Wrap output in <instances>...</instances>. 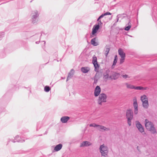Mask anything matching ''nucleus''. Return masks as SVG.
Here are the masks:
<instances>
[{"label": "nucleus", "instance_id": "1", "mask_svg": "<svg viewBox=\"0 0 157 157\" xmlns=\"http://www.w3.org/2000/svg\"><path fill=\"white\" fill-rule=\"evenodd\" d=\"M145 124L146 129L151 132L152 134H154L157 133L155 128L152 122L149 121L148 120L146 119L145 120Z\"/></svg>", "mask_w": 157, "mask_h": 157}, {"label": "nucleus", "instance_id": "2", "mask_svg": "<svg viewBox=\"0 0 157 157\" xmlns=\"http://www.w3.org/2000/svg\"><path fill=\"white\" fill-rule=\"evenodd\" d=\"M126 115L127 119V123L129 126L131 125V121L133 118V113L131 109H127L126 111Z\"/></svg>", "mask_w": 157, "mask_h": 157}, {"label": "nucleus", "instance_id": "3", "mask_svg": "<svg viewBox=\"0 0 157 157\" xmlns=\"http://www.w3.org/2000/svg\"><path fill=\"white\" fill-rule=\"evenodd\" d=\"M99 95L97 102L98 104L102 105V103L106 102L107 96L105 93H101Z\"/></svg>", "mask_w": 157, "mask_h": 157}, {"label": "nucleus", "instance_id": "4", "mask_svg": "<svg viewBox=\"0 0 157 157\" xmlns=\"http://www.w3.org/2000/svg\"><path fill=\"white\" fill-rule=\"evenodd\" d=\"M141 100L142 102L143 107L146 109L148 108L149 106L148 98L145 95L141 97Z\"/></svg>", "mask_w": 157, "mask_h": 157}, {"label": "nucleus", "instance_id": "5", "mask_svg": "<svg viewBox=\"0 0 157 157\" xmlns=\"http://www.w3.org/2000/svg\"><path fill=\"white\" fill-rule=\"evenodd\" d=\"M32 22L33 24L36 23L38 21L37 18L39 16V13L37 10H34L31 13Z\"/></svg>", "mask_w": 157, "mask_h": 157}, {"label": "nucleus", "instance_id": "6", "mask_svg": "<svg viewBox=\"0 0 157 157\" xmlns=\"http://www.w3.org/2000/svg\"><path fill=\"white\" fill-rule=\"evenodd\" d=\"M92 63L94 65V71L97 72H98L100 66L98 63L97 57L95 56L93 57Z\"/></svg>", "mask_w": 157, "mask_h": 157}, {"label": "nucleus", "instance_id": "7", "mask_svg": "<svg viewBox=\"0 0 157 157\" xmlns=\"http://www.w3.org/2000/svg\"><path fill=\"white\" fill-rule=\"evenodd\" d=\"M133 106L134 108V113L135 115H136L138 113V105L137 103L136 99L135 98L133 99Z\"/></svg>", "mask_w": 157, "mask_h": 157}, {"label": "nucleus", "instance_id": "8", "mask_svg": "<svg viewBox=\"0 0 157 157\" xmlns=\"http://www.w3.org/2000/svg\"><path fill=\"white\" fill-rule=\"evenodd\" d=\"M101 89L99 86H97L95 88L94 91V95L95 97H98L100 94Z\"/></svg>", "mask_w": 157, "mask_h": 157}, {"label": "nucleus", "instance_id": "9", "mask_svg": "<svg viewBox=\"0 0 157 157\" xmlns=\"http://www.w3.org/2000/svg\"><path fill=\"white\" fill-rule=\"evenodd\" d=\"M100 25L99 24H95L94 25L92 29V31L93 34H96L98 31L99 29Z\"/></svg>", "mask_w": 157, "mask_h": 157}, {"label": "nucleus", "instance_id": "10", "mask_svg": "<svg viewBox=\"0 0 157 157\" xmlns=\"http://www.w3.org/2000/svg\"><path fill=\"white\" fill-rule=\"evenodd\" d=\"M12 142L13 143H15L16 142L23 143L25 142V140L22 139L19 135H17L14 138V140H12Z\"/></svg>", "mask_w": 157, "mask_h": 157}, {"label": "nucleus", "instance_id": "11", "mask_svg": "<svg viewBox=\"0 0 157 157\" xmlns=\"http://www.w3.org/2000/svg\"><path fill=\"white\" fill-rule=\"evenodd\" d=\"M136 126L139 131L142 132H144V128L142 124L139 121H136Z\"/></svg>", "mask_w": 157, "mask_h": 157}, {"label": "nucleus", "instance_id": "12", "mask_svg": "<svg viewBox=\"0 0 157 157\" xmlns=\"http://www.w3.org/2000/svg\"><path fill=\"white\" fill-rule=\"evenodd\" d=\"M92 144L88 141H83L80 144V147H88L91 145Z\"/></svg>", "mask_w": 157, "mask_h": 157}, {"label": "nucleus", "instance_id": "13", "mask_svg": "<svg viewBox=\"0 0 157 157\" xmlns=\"http://www.w3.org/2000/svg\"><path fill=\"white\" fill-rule=\"evenodd\" d=\"M90 70V68L88 67H82L81 68V71L83 73H88Z\"/></svg>", "mask_w": 157, "mask_h": 157}, {"label": "nucleus", "instance_id": "14", "mask_svg": "<svg viewBox=\"0 0 157 157\" xmlns=\"http://www.w3.org/2000/svg\"><path fill=\"white\" fill-rule=\"evenodd\" d=\"M75 71L73 69H72L71 70L70 72L68 74V75L67 78L66 82H67L68 80L71 78L73 76L74 74Z\"/></svg>", "mask_w": 157, "mask_h": 157}, {"label": "nucleus", "instance_id": "15", "mask_svg": "<svg viewBox=\"0 0 157 157\" xmlns=\"http://www.w3.org/2000/svg\"><path fill=\"white\" fill-rule=\"evenodd\" d=\"M110 50V48L109 46L108 45H106L104 51V53L106 57H107L108 55L109 52Z\"/></svg>", "mask_w": 157, "mask_h": 157}, {"label": "nucleus", "instance_id": "16", "mask_svg": "<svg viewBox=\"0 0 157 157\" xmlns=\"http://www.w3.org/2000/svg\"><path fill=\"white\" fill-rule=\"evenodd\" d=\"M118 52L121 58H125V54L123 51L122 49L121 48H119L118 50Z\"/></svg>", "mask_w": 157, "mask_h": 157}, {"label": "nucleus", "instance_id": "17", "mask_svg": "<svg viewBox=\"0 0 157 157\" xmlns=\"http://www.w3.org/2000/svg\"><path fill=\"white\" fill-rule=\"evenodd\" d=\"M70 119V117L68 116H63L60 119V121L62 123H66Z\"/></svg>", "mask_w": 157, "mask_h": 157}, {"label": "nucleus", "instance_id": "18", "mask_svg": "<svg viewBox=\"0 0 157 157\" xmlns=\"http://www.w3.org/2000/svg\"><path fill=\"white\" fill-rule=\"evenodd\" d=\"M98 40V38L97 37L94 38L91 40L90 42L91 44L94 46H97L98 45V43L96 42V40Z\"/></svg>", "mask_w": 157, "mask_h": 157}, {"label": "nucleus", "instance_id": "19", "mask_svg": "<svg viewBox=\"0 0 157 157\" xmlns=\"http://www.w3.org/2000/svg\"><path fill=\"white\" fill-rule=\"evenodd\" d=\"M110 72V70L109 69H107L104 73L103 75V78L107 80L109 78V74Z\"/></svg>", "mask_w": 157, "mask_h": 157}, {"label": "nucleus", "instance_id": "20", "mask_svg": "<svg viewBox=\"0 0 157 157\" xmlns=\"http://www.w3.org/2000/svg\"><path fill=\"white\" fill-rule=\"evenodd\" d=\"M63 147V145L61 144H59L56 146L54 148V150L56 151H58L60 150Z\"/></svg>", "mask_w": 157, "mask_h": 157}, {"label": "nucleus", "instance_id": "21", "mask_svg": "<svg viewBox=\"0 0 157 157\" xmlns=\"http://www.w3.org/2000/svg\"><path fill=\"white\" fill-rule=\"evenodd\" d=\"M98 127H99V130L100 131L103 132V131H106L109 130V128H106L103 126L100 125H98Z\"/></svg>", "mask_w": 157, "mask_h": 157}, {"label": "nucleus", "instance_id": "22", "mask_svg": "<svg viewBox=\"0 0 157 157\" xmlns=\"http://www.w3.org/2000/svg\"><path fill=\"white\" fill-rule=\"evenodd\" d=\"M131 27V24L130 23V20L128 23L126 24L125 26L124 27V29L127 31H129Z\"/></svg>", "mask_w": 157, "mask_h": 157}, {"label": "nucleus", "instance_id": "23", "mask_svg": "<svg viewBox=\"0 0 157 157\" xmlns=\"http://www.w3.org/2000/svg\"><path fill=\"white\" fill-rule=\"evenodd\" d=\"M99 149L100 150V151H101V150L103 151L105 150H108V147L106 146L104 144L101 145Z\"/></svg>", "mask_w": 157, "mask_h": 157}, {"label": "nucleus", "instance_id": "24", "mask_svg": "<svg viewBox=\"0 0 157 157\" xmlns=\"http://www.w3.org/2000/svg\"><path fill=\"white\" fill-rule=\"evenodd\" d=\"M100 151L101 153L102 156L105 157H106L107 156L108 153V150H105L104 151L101 150V151Z\"/></svg>", "mask_w": 157, "mask_h": 157}, {"label": "nucleus", "instance_id": "25", "mask_svg": "<svg viewBox=\"0 0 157 157\" xmlns=\"http://www.w3.org/2000/svg\"><path fill=\"white\" fill-rule=\"evenodd\" d=\"M112 78L114 80H116L120 76V74L117 73H115L113 74Z\"/></svg>", "mask_w": 157, "mask_h": 157}, {"label": "nucleus", "instance_id": "26", "mask_svg": "<svg viewBox=\"0 0 157 157\" xmlns=\"http://www.w3.org/2000/svg\"><path fill=\"white\" fill-rule=\"evenodd\" d=\"M117 56L116 55L114 56V58L113 61V64L112 66V68H113V66H115L116 65V64L117 62Z\"/></svg>", "mask_w": 157, "mask_h": 157}, {"label": "nucleus", "instance_id": "27", "mask_svg": "<svg viewBox=\"0 0 157 157\" xmlns=\"http://www.w3.org/2000/svg\"><path fill=\"white\" fill-rule=\"evenodd\" d=\"M42 123L41 122H39L36 125V130L38 131L39 129L42 126Z\"/></svg>", "mask_w": 157, "mask_h": 157}, {"label": "nucleus", "instance_id": "28", "mask_svg": "<svg viewBox=\"0 0 157 157\" xmlns=\"http://www.w3.org/2000/svg\"><path fill=\"white\" fill-rule=\"evenodd\" d=\"M51 88L49 86H46L44 87V91L45 92H49Z\"/></svg>", "mask_w": 157, "mask_h": 157}, {"label": "nucleus", "instance_id": "29", "mask_svg": "<svg viewBox=\"0 0 157 157\" xmlns=\"http://www.w3.org/2000/svg\"><path fill=\"white\" fill-rule=\"evenodd\" d=\"M135 89L137 90H145L146 89L141 86H135Z\"/></svg>", "mask_w": 157, "mask_h": 157}, {"label": "nucleus", "instance_id": "30", "mask_svg": "<svg viewBox=\"0 0 157 157\" xmlns=\"http://www.w3.org/2000/svg\"><path fill=\"white\" fill-rule=\"evenodd\" d=\"M126 84L127 85V87L128 88H130L131 89H135V86H134L131 85V84H128L127 83H126Z\"/></svg>", "mask_w": 157, "mask_h": 157}, {"label": "nucleus", "instance_id": "31", "mask_svg": "<svg viewBox=\"0 0 157 157\" xmlns=\"http://www.w3.org/2000/svg\"><path fill=\"white\" fill-rule=\"evenodd\" d=\"M118 15H120L119 17L120 18H121V19H122L125 17V16L126 15V14H125L123 13L118 14Z\"/></svg>", "mask_w": 157, "mask_h": 157}, {"label": "nucleus", "instance_id": "32", "mask_svg": "<svg viewBox=\"0 0 157 157\" xmlns=\"http://www.w3.org/2000/svg\"><path fill=\"white\" fill-rule=\"evenodd\" d=\"M98 125H97L95 123L91 124H90V127H97L98 126Z\"/></svg>", "mask_w": 157, "mask_h": 157}, {"label": "nucleus", "instance_id": "33", "mask_svg": "<svg viewBox=\"0 0 157 157\" xmlns=\"http://www.w3.org/2000/svg\"><path fill=\"white\" fill-rule=\"evenodd\" d=\"M5 35V33L4 32H2L1 33V35H0V40H1L2 38L4 37Z\"/></svg>", "mask_w": 157, "mask_h": 157}, {"label": "nucleus", "instance_id": "34", "mask_svg": "<svg viewBox=\"0 0 157 157\" xmlns=\"http://www.w3.org/2000/svg\"><path fill=\"white\" fill-rule=\"evenodd\" d=\"M125 58H121L120 59V64H121L122 63L124 62L125 59Z\"/></svg>", "mask_w": 157, "mask_h": 157}, {"label": "nucleus", "instance_id": "35", "mask_svg": "<svg viewBox=\"0 0 157 157\" xmlns=\"http://www.w3.org/2000/svg\"><path fill=\"white\" fill-rule=\"evenodd\" d=\"M97 36V34H93L92 32L91 33H90V38H92L94 36Z\"/></svg>", "mask_w": 157, "mask_h": 157}, {"label": "nucleus", "instance_id": "36", "mask_svg": "<svg viewBox=\"0 0 157 157\" xmlns=\"http://www.w3.org/2000/svg\"><path fill=\"white\" fill-rule=\"evenodd\" d=\"M122 77H123V78H129V77H128V75H126V74H125L124 75H122Z\"/></svg>", "mask_w": 157, "mask_h": 157}, {"label": "nucleus", "instance_id": "37", "mask_svg": "<svg viewBox=\"0 0 157 157\" xmlns=\"http://www.w3.org/2000/svg\"><path fill=\"white\" fill-rule=\"evenodd\" d=\"M104 14L105 15V16H106L107 15H110L111 14V13L109 12H107L104 13Z\"/></svg>", "mask_w": 157, "mask_h": 157}, {"label": "nucleus", "instance_id": "38", "mask_svg": "<svg viewBox=\"0 0 157 157\" xmlns=\"http://www.w3.org/2000/svg\"><path fill=\"white\" fill-rule=\"evenodd\" d=\"M120 15H117V21L115 22L116 23H117L118 21V20H119V18H120Z\"/></svg>", "mask_w": 157, "mask_h": 157}, {"label": "nucleus", "instance_id": "39", "mask_svg": "<svg viewBox=\"0 0 157 157\" xmlns=\"http://www.w3.org/2000/svg\"><path fill=\"white\" fill-rule=\"evenodd\" d=\"M49 127L47 128L46 131H45V133H44V135H46L47 134V133L48 131V130H49Z\"/></svg>", "mask_w": 157, "mask_h": 157}, {"label": "nucleus", "instance_id": "40", "mask_svg": "<svg viewBox=\"0 0 157 157\" xmlns=\"http://www.w3.org/2000/svg\"><path fill=\"white\" fill-rule=\"evenodd\" d=\"M98 21V24H99V25L100 26L102 24V23L101 22V20H99V21Z\"/></svg>", "mask_w": 157, "mask_h": 157}, {"label": "nucleus", "instance_id": "41", "mask_svg": "<svg viewBox=\"0 0 157 157\" xmlns=\"http://www.w3.org/2000/svg\"><path fill=\"white\" fill-rule=\"evenodd\" d=\"M12 140H11V139H9L8 140V141L7 142V144H6V145H8L9 144V142H10V141H12Z\"/></svg>", "mask_w": 157, "mask_h": 157}, {"label": "nucleus", "instance_id": "42", "mask_svg": "<svg viewBox=\"0 0 157 157\" xmlns=\"http://www.w3.org/2000/svg\"><path fill=\"white\" fill-rule=\"evenodd\" d=\"M8 92H7L5 94V95L3 96L2 98H5L6 96L8 95Z\"/></svg>", "mask_w": 157, "mask_h": 157}, {"label": "nucleus", "instance_id": "43", "mask_svg": "<svg viewBox=\"0 0 157 157\" xmlns=\"http://www.w3.org/2000/svg\"><path fill=\"white\" fill-rule=\"evenodd\" d=\"M105 16V15L104 14V13H103L101 15L100 17H101V18H102V17H103Z\"/></svg>", "mask_w": 157, "mask_h": 157}, {"label": "nucleus", "instance_id": "44", "mask_svg": "<svg viewBox=\"0 0 157 157\" xmlns=\"http://www.w3.org/2000/svg\"><path fill=\"white\" fill-rule=\"evenodd\" d=\"M12 87L13 88V90H16L17 89L16 88H15V86L12 85Z\"/></svg>", "mask_w": 157, "mask_h": 157}, {"label": "nucleus", "instance_id": "45", "mask_svg": "<svg viewBox=\"0 0 157 157\" xmlns=\"http://www.w3.org/2000/svg\"><path fill=\"white\" fill-rule=\"evenodd\" d=\"M112 78H113V75H112V76L110 75L109 77V78L111 79H113Z\"/></svg>", "mask_w": 157, "mask_h": 157}, {"label": "nucleus", "instance_id": "46", "mask_svg": "<svg viewBox=\"0 0 157 157\" xmlns=\"http://www.w3.org/2000/svg\"><path fill=\"white\" fill-rule=\"evenodd\" d=\"M2 109L1 107H0V113L2 112Z\"/></svg>", "mask_w": 157, "mask_h": 157}, {"label": "nucleus", "instance_id": "47", "mask_svg": "<svg viewBox=\"0 0 157 157\" xmlns=\"http://www.w3.org/2000/svg\"><path fill=\"white\" fill-rule=\"evenodd\" d=\"M101 17L99 16L97 20V21H99V20H100V19H101Z\"/></svg>", "mask_w": 157, "mask_h": 157}, {"label": "nucleus", "instance_id": "48", "mask_svg": "<svg viewBox=\"0 0 157 157\" xmlns=\"http://www.w3.org/2000/svg\"><path fill=\"white\" fill-rule=\"evenodd\" d=\"M42 34H44V35H45V34L44 33H43V32H41V35L40 36V37H41V36Z\"/></svg>", "mask_w": 157, "mask_h": 157}, {"label": "nucleus", "instance_id": "49", "mask_svg": "<svg viewBox=\"0 0 157 157\" xmlns=\"http://www.w3.org/2000/svg\"><path fill=\"white\" fill-rule=\"evenodd\" d=\"M97 80H94V83H97Z\"/></svg>", "mask_w": 157, "mask_h": 157}, {"label": "nucleus", "instance_id": "50", "mask_svg": "<svg viewBox=\"0 0 157 157\" xmlns=\"http://www.w3.org/2000/svg\"><path fill=\"white\" fill-rule=\"evenodd\" d=\"M40 41H36V44H39V43H40Z\"/></svg>", "mask_w": 157, "mask_h": 157}, {"label": "nucleus", "instance_id": "51", "mask_svg": "<svg viewBox=\"0 0 157 157\" xmlns=\"http://www.w3.org/2000/svg\"><path fill=\"white\" fill-rule=\"evenodd\" d=\"M116 22L113 24V26H115L116 25Z\"/></svg>", "mask_w": 157, "mask_h": 157}, {"label": "nucleus", "instance_id": "52", "mask_svg": "<svg viewBox=\"0 0 157 157\" xmlns=\"http://www.w3.org/2000/svg\"><path fill=\"white\" fill-rule=\"evenodd\" d=\"M42 42H44V44L45 45L46 43L45 41H43Z\"/></svg>", "mask_w": 157, "mask_h": 157}, {"label": "nucleus", "instance_id": "53", "mask_svg": "<svg viewBox=\"0 0 157 157\" xmlns=\"http://www.w3.org/2000/svg\"><path fill=\"white\" fill-rule=\"evenodd\" d=\"M65 78L64 77V78H63V77H62V79H64Z\"/></svg>", "mask_w": 157, "mask_h": 157}, {"label": "nucleus", "instance_id": "54", "mask_svg": "<svg viewBox=\"0 0 157 157\" xmlns=\"http://www.w3.org/2000/svg\"><path fill=\"white\" fill-rule=\"evenodd\" d=\"M57 60V62H59V60H56V59H54V60Z\"/></svg>", "mask_w": 157, "mask_h": 157}, {"label": "nucleus", "instance_id": "55", "mask_svg": "<svg viewBox=\"0 0 157 157\" xmlns=\"http://www.w3.org/2000/svg\"><path fill=\"white\" fill-rule=\"evenodd\" d=\"M61 59H60V61H61Z\"/></svg>", "mask_w": 157, "mask_h": 157}, {"label": "nucleus", "instance_id": "56", "mask_svg": "<svg viewBox=\"0 0 157 157\" xmlns=\"http://www.w3.org/2000/svg\"><path fill=\"white\" fill-rule=\"evenodd\" d=\"M31 92V91L30 90V92Z\"/></svg>", "mask_w": 157, "mask_h": 157}, {"label": "nucleus", "instance_id": "57", "mask_svg": "<svg viewBox=\"0 0 157 157\" xmlns=\"http://www.w3.org/2000/svg\"><path fill=\"white\" fill-rule=\"evenodd\" d=\"M42 136V134H41V135H39V136Z\"/></svg>", "mask_w": 157, "mask_h": 157}, {"label": "nucleus", "instance_id": "58", "mask_svg": "<svg viewBox=\"0 0 157 157\" xmlns=\"http://www.w3.org/2000/svg\"><path fill=\"white\" fill-rule=\"evenodd\" d=\"M138 147H137V149H138Z\"/></svg>", "mask_w": 157, "mask_h": 157}, {"label": "nucleus", "instance_id": "59", "mask_svg": "<svg viewBox=\"0 0 157 157\" xmlns=\"http://www.w3.org/2000/svg\"><path fill=\"white\" fill-rule=\"evenodd\" d=\"M130 36V37H132V36Z\"/></svg>", "mask_w": 157, "mask_h": 157}, {"label": "nucleus", "instance_id": "60", "mask_svg": "<svg viewBox=\"0 0 157 157\" xmlns=\"http://www.w3.org/2000/svg\"><path fill=\"white\" fill-rule=\"evenodd\" d=\"M3 3H2V4H3ZM0 5H1V4H0Z\"/></svg>", "mask_w": 157, "mask_h": 157}]
</instances>
